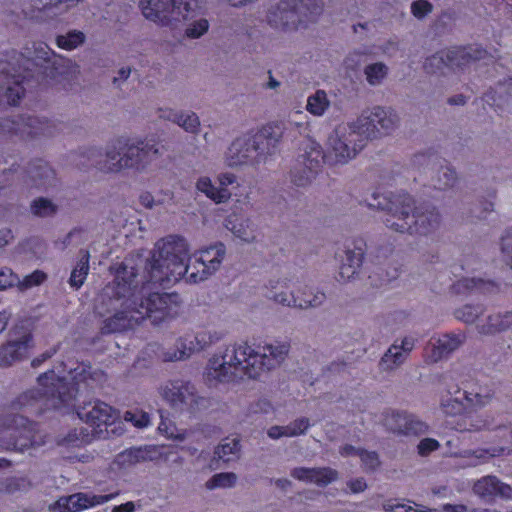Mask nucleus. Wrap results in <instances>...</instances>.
<instances>
[{
  "instance_id": "obj_38",
  "label": "nucleus",
  "mask_w": 512,
  "mask_h": 512,
  "mask_svg": "<svg viewBox=\"0 0 512 512\" xmlns=\"http://www.w3.org/2000/svg\"><path fill=\"white\" fill-rule=\"evenodd\" d=\"M330 106L327 93L324 90H317L307 99L306 109L314 116H322Z\"/></svg>"
},
{
  "instance_id": "obj_22",
  "label": "nucleus",
  "mask_w": 512,
  "mask_h": 512,
  "mask_svg": "<svg viewBox=\"0 0 512 512\" xmlns=\"http://www.w3.org/2000/svg\"><path fill=\"white\" fill-rule=\"evenodd\" d=\"M471 55L465 48H453L446 52H440L426 61L427 68L440 70L442 66L460 67L469 62Z\"/></svg>"
},
{
  "instance_id": "obj_9",
  "label": "nucleus",
  "mask_w": 512,
  "mask_h": 512,
  "mask_svg": "<svg viewBox=\"0 0 512 512\" xmlns=\"http://www.w3.org/2000/svg\"><path fill=\"white\" fill-rule=\"evenodd\" d=\"M322 11L320 0H280L272 4L267 12V21L271 26H295L301 18L313 20Z\"/></svg>"
},
{
  "instance_id": "obj_7",
  "label": "nucleus",
  "mask_w": 512,
  "mask_h": 512,
  "mask_svg": "<svg viewBox=\"0 0 512 512\" xmlns=\"http://www.w3.org/2000/svg\"><path fill=\"white\" fill-rule=\"evenodd\" d=\"M143 16L161 26L176 29L183 22L196 16L197 4L192 0H140Z\"/></svg>"
},
{
  "instance_id": "obj_10",
  "label": "nucleus",
  "mask_w": 512,
  "mask_h": 512,
  "mask_svg": "<svg viewBox=\"0 0 512 512\" xmlns=\"http://www.w3.org/2000/svg\"><path fill=\"white\" fill-rule=\"evenodd\" d=\"M274 125H267L259 132L247 133L236 138L225 153V162L230 167L253 164L257 161L260 140L273 139L278 141L279 135L274 132Z\"/></svg>"
},
{
  "instance_id": "obj_33",
  "label": "nucleus",
  "mask_w": 512,
  "mask_h": 512,
  "mask_svg": "<svg viewBox=\"0 0 512 512\" xmlns=\"http://www.w3.org/2000/svg\"><path fill=\"white\" fill-rule=\"evenodd\" d=\"M148 448H131L117 455L115 464L121 469H129L132 466L150 459Z\"/></svg>"
},
{
  "instance_id": "obj_37",
  "label": "nucleus",
  "mask_w": 512,
  "mask_h": 512,
  "mask_svg": "<svg viewBox=\"0 0 512 512\" xmlns=\"http://www.w3.org/2000/svg\"><path fill=\"white\" fill-rule=\"evenodd\" d=\"M225 336V333L217 329H206L199 331L195 334L192 341H194V348L196 352L202 351L210 345L219 342Z\"/></svg>"
},
{
  "instance_id": "obj_32",
  "label": "nucleus",
  "mask_w": 512,
  "mask_h": 512,
  "mask_svg": "<svg viewBox=\"0 0 512 512\" xmlns=\"http://www.w3.org/2000/svg\"><path fill=\"white\" fill-rule=\"evenodd\" d=\"M123 160L122 141L119 140L107 148L105 159L101 164L100 169L106 172L119 171L126 168Z\"/></svg>"
},
{
  "instance_id": "obj_56",
  "label": "nucleus",
  "mask_w": 512,
  "mask_h": 512,
  "mask_svg": "<svg viewBox=\"0 0 512 512\" xmlns=\"http://www.w3.org/2000/svg\"><path fill=\"white\" fill-rule=\"evenodd\" d=\"M209 29V22L206 19H199L191 23L185 30V34L189 38H199Z\"/></svg>"
},
{
  "instance_id": "obj_26",
  "label": "nucleus",
  "mask_w": 512,
  "mask_h": 512,
  "mask_svg": "<svg viewBox=\"0 0 512 512\" xmlns=\"http://www.w3.org/2000/svg\"><path fill=\"white\" fill-rule=\"evenodd\" d=\"M512 326V312H495L487 315L477 323L479 333L484 335L495 334Z\"/></svg>"
},
{
  "instance_id": "obj_18",
  "label": "nucleus",
  "mask_w": 512,
  "mask_h": 512,
  "mask_svg": "<svg viewBox=\"0 0 512 512\" xmlns=\"http://www.w3.org/2000/svg\"><path fill=\"white\" fill-rule=\"evenodd\" d=\"M117 494L94 495L90 493H75L60 497L51 509L55 512H80L112 500Z\"/></svg>"
},
{
  "instance_id": "obj_58",
  "label": "nucleus",
  "mask_w": 512,
  "mask_h": 512,
  "mask_svg": "<svg viewBox=\"0 0 512 512\" xmlns=\"http://www.w3.org/2000/svg\"><path fill=\"white\" fill-rule=\"evenodd\" d=\"M501 252L504 261L512 269V229L507 231L501 239Z\"/></svg>"
},
{
  "instance_id": "obj_52",
  "label": "nucleus",
  "mask_w": 512,
  "mask_h": 512,
  "mask_svg": "<svg viewBox=\"0 0 512 512\" xmlns=\"http://www.w3.org/2000/svg\"><path fill=\"white\" fill-rule=\"evenodd\" d=\"M482 313L480 306L465 305L458 309L455 313L456 317L466 323L478 322L479 316Z\"/></svg>"
},
{
  "instance_id": "obj_4",
  "label": "nucleus",
  "mask_w": 512,
  "mask_h": 512,
  "mask_svg": "<svg viewBox=\"0 0 512 512\" xmlns=\"http://www.w3.org/2000/svg\"><path fill=\"white\" fill-rule=\"evenodd\" d=\"M367 205L373 209L387 210L386 226L402 233L427 235L439 222V215L434 209H414L413 200L407 194L388 199L375 193Z\"/></svg>"
},
{
  "instance_id": "obj_6",
  "label": "nucleus",
  "mask_w": 512,
  "mask_h": 512,
  "mask_svg": "<svg viewBox=\"0 0 512 512\" xmlns=\"http://www.w3.org/2000/svg\"><path fill=\"white\" fill-rule=\"evenodd\" d=\"M266 288L271 299L288 307H317L326 298L323 292L294 283L288 277L271 278Z\"/></svg>"
},
{
  "instance_id": "obj_1",
  "label": "nucleus",
  "mask_w": 512,
  "mask_h": 512,
  "mask_svg": "<svg viewBox=\"0 0 512 512\" xmlns=\"http://www.w3.org/2000/svg\"><path fill=\"white\" fill-rule=\"evenodd\" d=\"M188 253V243L182 237L168 236L158 241L146 267L148 280L141 287L131 260L115 263L111 267L114 280L103 288L95 304V310L101 316L113 312L104 320L103 332L132 329L144 319L159 325L175 318L179 311V295L151 292V285L166 287L183 277L190 283L201 282L219 269L226 248L218 242L200 250L193 266L187 264Z\"/></svg>"
},
{
  "instance_id": "obj_21",
  "label": "nucleus",
  "mask_w": 512,
  "mask_h": 512,
  "mask_svg": "<svg viewBox=\"0 0 512 512\" xmlns=\"http://www.w3.org/2000/svg\"><path fill=\"white\" fill-rule=\"evenodd\" d=\"M291 475L302 482L313 483L324 487L335 481L338 477L336 470L331 468H295Z\"/></svg>"
},
{
  "instance_id": "obj_15",
  "label": "nucleus",
  "mask_w": 512,
  "mask_h": 512,
  "mask_svg": "<svg viewBox=\"0 0 512 512\" xmlns=\"http://www.w3.org/2000/svg\"><path fill=\"white\" fill-rule=\"evenodd\" d=\"M33 347L29 329L16 327L9 332L8 340L0 346V366L7 367L25 358Z\"/></svg>"
},
{
  "instance_id": "obj_5",
  "label": "nucleus",
  "mask_w": 512,
  "mask_h": 512,
  "mask_svg": "<svg viewBox=\"0 0 512 512\" xmlns=\"http://www.w3.org/2000/svg\"><path fill=\"white\" fill-rule=\"evenodd\" d=\"M365 136L356 123L339 124L330 134L325 151V162L343 165L355 158L364 147Z\"/></svg>"
},
{
  "instance_id": "obj_49",
  "label": "nucleus",
  "mask_w": 512,
  "mask_h": 512,
  "mask_svg": "<svg viewBox=\"0 0 512 512\" xmlns=\"http://www.w3.org/2000/svg\"><path fill=\"white\" fill-rule=\"evenodd\" d=\"M505 447L492 448V449H479L472 452V459L469 465L476 466L488 459L496 456H500L505 452Z\"/></svg>"
},
{
  "instance_id": "obj_2",
  "label": "nucleus",
  "mask_w": 512,
  "mask_h": 512,
  "mask_svg": "<svg viewBox=\"0 0 512 512\" xmlns=\"http://www.w3.org/2000/svg\"><path fill=\"white\" fill-rule=\"evenodd\" d=\"M62 366L57 368V372L53 369L40 375L37 389L20 395L13 406L36 414L52 408L67 413L76 408L81 383L90 386V382H100L103 378L101 371H92L84 363L70 368L67 374H64V369H60Z\"/></svg>"
},
{
  "instance_id": "obj_61",
  "label": "nucleus",
  "mask_w": 512,
  "mask_h": 512,
  "mask_svg": "<svg viewBox=\"0 0 512 512\" xmlns=\"http://www.w3.org/2000/svg\"><path fill=\"white\" fill-rule=\"evenodd\" d=\"M411 9L415 17L422 18L431 11L432 6L426 0H418L412 4Z\"/></svg>"
},
{
  "instance_id": "obj_43",
  "label": "nucleus",
  "mask_w": 512,
  "mask_h": 512,
  "mask_svg": "<svg viewBox=\"0 0 512 512\" xmlns=\"http://www.w3.org/2000/svg\"><path fill=\"white\" fill-rule=\"evenodd\" d=\"M341 454L345 456L353 454L359 456L364 467L367 469H375L379 465L378 455L375 452H369L356 449L352 446H346L341 450Z\"/></svg>"
},
{
  "instance_id": "obj_36",
  "label": "nucleus",
  "mask_w": 512,
  "mask_h": 512,
  "mask_svg": "<svg viewBox=\"0 0 512 512\" xmlns=\"http://www.w3.org/2000/svg\"><path fill=\"white\" fill-rule=\"evenodd\" d=\"M405 421H399V428L395 433L405 436H417L427 432L428 426L415 415L405 412Z\"/></svg>"
},
{
  "instance_id": "obj_3",
  "label": "nucleus",
  "mask_w": 512,
  "mask_h": 512,
  "mask_svg": "<svg viewBox=\"0 0 512 512\" xmlns=\"http://www.w3.org/2000/svg\"><path fill=\"white\" fill-rule=\"evenodd\" d=\"M287 353L285 343L266 344L257 351L246 342L235 343L217 350L208 359L203 375L210 385L228 383L242 375L256 379L279 365Z\"/></svg>"
},
{
  "instance_id": "obj_45",
  "label": "nucleus",
  "mask_w": 512,
  "mask_h": 512,
  "mask_svg": "<svg viewBox=\"0 0 512 512\" xmlns=\"http://www.w3.org/2000/svg\"><path fill=\"white\" fill-rule=\"evenodd\" d=\"M237 482V475L232 472L218 473L212 476L206 482V488L209 490L218 488H231Z\"/></svg>"
},
{
  "instance_id": "obj_8",
  "label": "nucleus",
  "mask_w": 512,
  "mask_h": 512,
  "mask_svg": "<svg viewBox=\"0 0 512 512\" xmlns=\"http://www.w3.org/2000/svg\"><path fill=\"white\" fill-rule=\"evenodd\" d=\"M492 391L480 385H466L463 389L457 385L447 388L441 397L440 406L446 415L461 414L466 409H480L488 405L492 399Z\"/></svg>"
},
{
  "instance_id": "obj_53",
  "label": "nucleus",
  "mask_w": 512,
  "mask_h": 512,
  "mask_svg": "<svg viewBox=\"0 0 512 512\" xmlns=\"http://www.w3.org/2000/svg\"><path fill=\"white\" fill-rule=\"evenodd\" d=\"M405 419V412L389 410L383 414V425L395 433L396 429H400L399 421H405Z\"/></svg>"
},
{
  "instance_id": "obj_29",
  "label": "nucleus",
  "mask_w": 512,
  "mask_h": 512,
  "mask_svg": "<svg viewBox=\"0 0 512 512\" xmlns=\"http://www.w3.org/2000/svg\"><path fill=\"white\" fill-rule=\"evenodd\" d=\"M310 421L306 417H301L286 426H273L268 429V436L272 439L280 437H295L304 434L310 427Z\"/></svg>"
},
{
  "instance_id": "obj_55",
  "label": "nucleus",
  "mask_w": 512,
  "mask_h": 512,
  "mask_svg": "<svg viewBox=\"0 0 512 512\" xmlns=\"http://www.w3.org/2000/svg\"><path fill=\"white\" fill-rule=\"evenodd\" d=\"M19 281V276L8 267L0 268V291L14 287Z\"/></svg>"
},
{
  "instance_id": "obj_54",
  "label": "nucleus",
  "mask_w": 512,
  "mask_h": 512,
  "mask_svg": "<svg viewBox=\"0 0 512 512\" xmlns=\"http://www.w3.org/2000/svg\"><path fill=\"white\" fill-rule=\"evenodd\" d=\"M124 419L127 422H131L137 428H145L150 424L149 414L140 410L126 411Z\"/></svg>"
},
{
  "instance_id": "obj_25",
  "label": "nucleus",
  "mask_w": 512,
  "mask_h": 512,
  "mask_svg": "<svg viewBox=\"0 0 512 512\" xmlns=\"http://www.w3.org/2000/svg\"><path fill=\"white\" fill-rule=\"evenodd\" d=\"M159 117L176 123L188 133L196 134L199 131L200 120L194 112L161 109Z\"/></svg>"
},
{
  "instance_id": "obj_41",
  "label": "nucleus",
  "mask_w": 512,
  "mask_h": 512,
  "mask_svg": "<svg viewBox=\"0 0 512 512\" xmlns=\"http://www.w3.org/2000/svg\"><path fill=\"white\" fill-rule=\"evenodd\" d=\"M406 358V354L401 350V347H398V343L395 342L383 356L381 365L386 370H392L401 365Z\"/></svg>"
},
{
  "instance_id": "obj_62",
  "label": "nucleus",
  "mask_w": 512,
  "mask_h": 512,
  "mask_svg": "<svg viewBox=\"0 0 512 512\" xmlns=\"http://www.w3.org/2000/svg\"><path fill=\"white\" fill-rule=\"evenodd\" d=\"M86 232L83 229H74L71 231L64 242V246L79 245L86 239Z\"/></svg>"
},
{
  "instance_id": "obj_24",
  "label": "nucleus",
  "mask_w": 512,
  "mask_h": 512,
  "mask_svg": "<svg viewBox=\"0 0 512 512\" xmlns=\"http://www.w3.org/2000/svg\"><path fill=\"white\" fill-rule=\"evenodd\" d=\"M33 49V53L29 48L26 49L28 54L25 59L27 70H30L31 66L39 67L45 71L50 68L57 69L55 65L57 64L58 59L47 44L42 42L33 43Z\"/></svg>"
},
{
  "instance_id": "obj_35",
  "label": "nucleus",
  "mask_w": 512,
  "mask_h": 512,
  "mask_svg": "<svg viewBox=\"0 0 512 512\" xmlns=\"http://www.w3.org/2000/svg\"><path fill=\"white\" fill-rule=\"evenodd\" d=\"M196 188L199 192L205 194L208 198L215 201L216 203L225 202L231 197V193L228 189L218 188L207 176H202L198 179Z\"/></svg>"
},
{
  "instance_id": "obj_60",
  "label": "nucleus",
  "mask_w": 512,
  "mask_h": 512,
  "mask_svg": "<svg viewBox=\"0 0 512 512\" xmlns=\"http://www.w3.org/2000/svg\"><path fill=\"white\" fill-rule=\"evenodd\" d=\"M438 448L439 442L433 438H424L419 442L417 446L418 453L421 456H427Z\"/></svg>"
},
{
  "instance_id": "obj_51",
  "label": "nucleus",
  "mask_w": 512,
  "mask_h": 512,
  "mask_svg": "<svg viewBox=\"0 0 512 512\" xmlns=\"http://www.w3.org/2000/svg\"><path fill=\"white\" fill-rule=\"evenodd\" d=\"M158 430L162 434H164L167 438L177 440V441L185 440L188 437V433L180 432L174 424L164 420L162 415H161V422L158 426Z\"/></svg>"
},
{
  "instance_id": "obj_48",
  "label": "nucleus",
  "mask_w": 512,
  "mask_h": 512,
  "mask_svg": "<svg viewBox=\"0 0 512 512\" xmlns=\"http://www.w3.org/2000/svg\"><path fill=\"white\" fill-rule=\"evenodd\" d=\"M365 74L371 85H378L386 77L387 67L383 63H374L366 67Z\"/></svg>"
},
{
  "instance_id": "obj_59",
  "label": "nucleus",
  "mask_w": 512,
  "mask_h": 512,
  "mask_svg": "<svg viewBox=\"0 0 512 512\" xmlns=\"http://www.w3.org/2000/svg\"><path fill=\"white\" fill-rule=\"evenodd\" d=\"M506 92L507 96L512 98V78H509L504 83H500L498 87L497 93H499V98L496 99L494 96L491 95V93L486 95V101L490 105H500L502 101V93Z\"/></svg>"
},
{
  "instance_id": "obj_28",
  "label": "nucleus",
  "mask_w": 512,
  "mask_h": 512,
  "mask_svg": "<svg viewBox=\"0 0 512 512\" xmlns=\"http://www.w3.org/2000/svg\"><path fill=\"white\" fill-rule=\"evenodd\" d=\"M461 344V339L457 335H442L438 338H434L430 342L432 347L431 359L432 361H438L444 356L456 350Z\"/></svg>"
},
{
  "instance_id": "obj_42",
  "label": "nucleus",
  "mask_w": 512,
  "mask_h": 512,
  "mask_svg": "<svg viewBox=\"0 0 512 512\" xmlns=\"http://www.w3.org/2000/svg\"><path fill=\"white\" fill-rule=\"evenodd\" d=\"M89 271V253L85 252L83 257L79 260L76 267L72 270L69 283L72 287L78 289L80 288Z\"/></svg>"
},
{
  "instance_id": "obj_64",
  "label": "nucleus",
  "mask_w": 512,
  "mask_h": 512,
  "mask_svg": "<svg viewBox=\"0 0 512 512\" xmlns=\"http://www.w3.org/2000/svg\"><path fill=\"white\" fill-rule=\"evenodd\" d=\"M29 486V482L24 478L13 479L9 482L6 487V491L9 493L15 492L17 490L26 489Z\"/></svg>"
},
{
  "instance_id": "obj_16",
  "label": "nucleus",
  "mask_w": 512,
  "mask_h": 512,
  "mask_svg": "<svg viewBox=\"0 0 512 512\" xmlns=\"http://www.w3.org/2000/svg\"><path fill=\"white\" fill-rule=\"evenodd\" d=\"M77 416L80 420L93 427L92 433L100 435L107 431L108 426L116 421L118 413L108 404L95 401L78 409Z\"/></svg>"
},
{
  "instance_id": "obj_23",
  "label": "nucleus",
  "mask_w": 512,
  "mask_h": 512,
  "mask_svg": "<svg viewBox=\"0 0 512 512\" xmlns=\"http://www.w3.org/2000/svg\"><path fill=\"white\" fill-rule=\"evenodd\" d=\"M225 227L237 239L245 243H252L257 237V226L250 218H243L236 214L226 218Z\"/></svg>"
},
{
  "instance_id": "obj_34",
  "label": "nucleus",
  "mask_w": 512,
  "mask_h": 512,
  "mask_svg": "<svg viewBox=\"0 0 512 512\" xmlns=\"http://www.w3.org/2000/svg\"><path fill=\"white\" fill-rule=\"evenodd\" d=\"M195 352L194 341L181 337L177 339L174 349L162 352L161 358L164 361H180L189 358Z\"/></svg>"
},
{
  "instance_id": "obj_30",
  "label": "nucleus",
  "mask_w": 512,
  "mask_h": 512,
  "mask_svg": "<svg viewBox=\"0 0 512 512\" xmlns=\"http://www.w3.org/2000/svg\"><path fill=\"white\" fill-rule=\"evenodd\" d=\"M454 288L458 293L464 292H481L491 293L496 290V285L490 280H484L476 277H463L454 284Z\"/></svg>"
},
{
  "instance_id": "obj_11",
  "label": "nucleus",
  "mask_w": 512,
  "mask_h": 512,
  "mask_svg": "<svg viewBox=\"0 0 512 512\" xmlns=\"http://www.w3.org/2000/svg\"><path fill=\"white\" fill-rule=\"evenodd\" d=\"M36 443L35 426L26 417H0V446L3 449L23 452Z\"/></svg>"
},
{
  "instance_id": "obj_63",
  "label": "nucleus",
  "mask_w": 512,
  "mask_h": 512,
  "mask_svg": "<svg viewBox=\"0 0 512 512\" xmlns=\"http://www.w3.org/2000/svg\"><path fill=\"white\" fill-rule=\"evenodd\" d=\"M300 118H306V116L301 111H297V112L291 114L290 119H289V124L298 128L300 130V132L306 131L307 123L303 122Z\"/></svg>"
},
{
  "instance_id": "obj_50",
  "label": "nucleus",
  "mask_w": 512,
  "mask_h": 512,
  "mask_svg": "<svg viewBox=\"0 0 512 512\" xmlns=\"http://www.w3.org/2000/svg\"><path fill=\"white\" fill-rule=\"evenodd\" d=\"M46 278L47 275L43 271L35 270L31 274L25 276L22 280L19 279L15 286L20 290H27L42 284Z\"/></svg>"
},
{
  "instance_id": "obj_27",
  "label": "nucleus",
  "mask_w": 512,
  "mask_h": 512,
  "mask_svg": "<svg viewBox=\"0 0 512 512\" xmlns=\"http://www.w3.org/2000/svg\"><path fill=\"white\" fill-rule=\"evenodd\" d=\"M474 492L479 497L487 499L493 496L508 497L511 494V488L501 483L494 476H486L474 484Z\"/></svg>"
},
{
  "instance_id": "obj_31",
  "label": "nucleus",
  "mask_w": 512,
  "mask_h": 512,
  "mask_svg": "<svg viewBox=\"0 0 512 512\" xmlns=\"http://www.w3.org/2000/svg\"><path fill=\"white\" fill-rule=\"evenodd\" d=\"M363 249L357 246L354 250H347L345 259L340 267L339 276L342 280H350L357 273L362 264Z\"/></svg>"
},
{
  "instance_id": "obj_40",
  "label": "nucleus",
  "mask_w": 512,
  "mask_h": 512,
  "mask_svg": "<svg viewBox=\"0 0 512 512\" xmlns=\"http://www.w3.org/2000/svg\"><path fill=\"white\" fill-rule=\"evenodd\" d=\"M85 39L86 36L82 31L72 30L64 35L57 36L56 44L61 49L73 50L82 45Z\"/></svg>"
},
{
  "instance_id": "obj_14",
  "label": "nucleus",
  "mask_w": 512,
  "mask_h": 512,
  "mask_svg": "<svg viewBox=\"0 0 512 512\" xmlns=\"http://www.w3.org/2000/svg\"><path fill=\"white\" fill-rule=\"evenodd\" d=\"M162 398L174 409L194 412L203 406L204 399L196 395L195 387L183 380L168 381L160 388Z\"/></svg>"
},
{
  "instance_id": "obj_46",
  "label": "nucleus",
  "mask_w": 512,
  "mask_h": 512,
  "mask_svg": "<svg viewBox=\"0 0 512 512\" xmlns=\"http://www.w3.org/2000/svg\"><path fill=\"white\" fill-rule=\"evenodd\" d=\"M464 421L465 423L458 424V426L456 427L458 431H478L482 429H490L503 426L502 420L494 423L487 419H483L482 417L470 419L469 424L466 423V419Z\"/></svg>"
},
{
  "instance_id": "obj_20",
  "label": "nucleus",
  "mask_w": 512,
  "mask_h": 512,
  "mask_svg": "<svg viewBox=\"0 0 512 512\" xmlns=\"http://www.w3.org/2000/svg\"><path fill=\"white\" fill-rule=\"evenodd\" d=\"M1 128L5 133L20 134L21 136H36L39 134H48V122L39 118L19 117L15 119H5Z\"/></svg>"
},
{
  "instance_id": "obj_12",
  "label": "nucleus",
  "mask_w": 512,
  "mask_h": 512,
  "mask_svg": "<svg viewBox=\"0 0 512 512\" xmlns=\"http://www.w3.org/2000/svg\"><path fill=\"white\" fill-rule=\"evenodd\" d=\"M27 57L23 54L16 55L14 53L5 62L0 63V90H3L4 96L7 98V102L10 105H15L24 95L25 87L24 83L30 81L29 77H33V74L22 75L20 61L25 64L24 71L27 64L25 59Z\"/></svg>"
},
{
  "instance_id": "obj_44",
  "label": "nucleus",
  "mask_w": 512,
  "mask_h": 512,
  "mask_svg": "<svg viewBox=\"0 0 512 512\" xmlns=\"http://www.w3.org/2000/svg\"><path fill=\"white\" fill-rule=\"evenodd\" d=\"M433 181L436 189L444 190L454 185L456 173L449 165H441Z\"/></svg>"
},
{
  "instance_id": "obj_17",
  "label": "nucleus",
  "mask_w": 512,
  "mask_h": 512,
  "mask_svg": "<svg viewBox=\"0 0 512 512\" xmlns=\"http://www.w3.org/2000/svg\"><path fill=\"white\" fill-rule=\"evenodd\" d=\"M398 121L396 113L390 109L375 107L368 116H361L356 124L365 136L375 137L376 134H385L394 128Z\"/></svg>"
},
{
  "instance_id": "obj_19",
  "label": "nucleus",
  "mask_w": 512,
  "mask_h": 512,
  "mask_svg": "<svg viewBox=\"0 0 512 512\" xmlns=\"http://www.w3.org/2000/svg\"><path fill=\"white\" fill-rule=\"evenodd\" d=\"M122 149L126 168L144 169L159 154L155 144L144 141L131 143L122 141Z\"/></svg>"
},
{
  "instance_id": "obj_47",
  "label": "nucleus",
  "mask_w": 512,
  "mask_h": 512,
  "mask_svg": "<svg viewBox=\"0 0 512 512\" xmlns=\"http://www.w3.org/2000/svg\"><path fill=\"white\" fill-rule=\"evenodd\" d=\"M57 206L47 198L35 199L31 204V212L35 216L47 217L56 212Z\"/></svg>"
},
{
  "instance_id": "obj_39",
  "label": "nucleus",
  "mask_w": 512,
  "mask_h": 512,
  "mask_svg": "<svg viewBox=\"0 0 512 512\" xmlns=\"http://www.w3.org/2000/svg\"><path fill=\"white\" fill-rule=\"evenodd\" d=\"M240 445L237 439H225L215 450V455L223 462H230L239 457Z\"/></svg>"
},
{
  "instance_id": "obj_57",
  "label": "nucleus",
  "mask_w": 512,
  "mask_h": 512,
  "mask_svg": "<svg viewBox=\"0 0 512 512\" xmlns=\"http://www.w3.org/2000/svg\"><path fill=\"white\" fill-rule=\"evenodd\" d=\"M173 194L166 191L162 199H155L150 193L146 192L140 195V203L146 208H153L158 204H165L172 200Z\"/></svg>"
},
{
  "instance_id": "obj_13",
  "label": "nucleus",
  "mask_w": 512,
  "mask_h": 512,
  "mask_svg": "<svg viewBox=\"0 0 512 512\" xmlns=\"http://www.w3.org/2000/svg\"><path fill=\"white\" fill-rule=\"evenodd\" d=\"M322 161H325V153H322L321 146L312 139H306L291 172L294 184L305 186L311 183L316 178Z\"/></svg>"
}]
</instances>
